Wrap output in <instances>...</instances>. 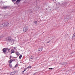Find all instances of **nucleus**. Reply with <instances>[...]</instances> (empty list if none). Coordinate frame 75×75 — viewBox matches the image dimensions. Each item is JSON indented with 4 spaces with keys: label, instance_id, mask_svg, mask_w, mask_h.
Returning <instances> with one entry per match:
<instances>
[{
    "label": "nucleus",
    "instance_id": "2eb2a0df",
    "mask_svg": "<svg viewBox=\"0 0 75 75\" xmlns=\"http://www.w3.org/2000/svg\"><path fill=\"white\" fill-rule=\"evenodd\" d=\"M21 57H22V55H20V56H19V59H21Z\"/></svg>",
    "mask_w": 75,
    "mask_h": 75
},
{
    "label": "nucleus",
    "instance_id": "423d86ee",
    "mask_svg": "<svg viewBox=\"0 0 75 75\" xmlns=\"http://www.w3.org/2000/svg\"><path fill=\"white\" fill-rule=\"evenodd\" d=\"M15 74H16V71H13V72H11L10 73V75H15Z\"/></svg>",
    "mask_w": 75,
    "mask_h": 75
},
{
    "label": "nucleus",
    "instance_id": "bb28decb",
    "mask_svg": "<svg viewBox=\"0 0 75 75\" xmlns=\"http://www.w3.org/2000/svg\"><path fill=\"white\" fill-rule=\"evenodd\" d=\"M30 58H31V59H33V58H32L31 57Z\"/></svg>",
    "mask_w": 75,
    "mask_h": 75
},
{
    "label": "nucleus",
    "instance_id": "dca6fc26",
    "mask_svg": "<svg viewBox=\"0 0 75 75\" xmlns=\"http://www.w3.org/2000/svg\"><path fill=\"white\" fill-rule=\"evenodd\" d=\"M31 68V66H29L27 67V68Z\"/></svg>",
    "mask_w": 75,
    "mask_h": 75
},
{
    "label": "nucleus",
    "instance_id": "6ab92c4d",
    "mask_svg": "<svg viewBox=\"0 0 75 75\" xmlns=\"http://www.w3.org/2000/svg\"><path fill=\"white\" fill-rule=\"evenodd\" d=\"M18 67V65H17V64L16 65L15 67Z\"/></svg>",
    "mask_w": 75,
    "mask_h": 75
},
{
    "label": "nucleus",
    "instance_id": "412c9836",
    "mask_svg": "<svg viewBox=\"0 0 75 75\" xmlns=\"http://www.w3.org/2000/svg\"><path fill=\"white\" fill-rule=\"evenodd\" d=\"M49 69H52V68H50Z\"/></svg>",
    "mask_w": 75,
    "mask_h": 75
},
{
    "label": "nucleus",
    "instance_id": "6e6552de",
    "mask_svg": "<svg viewBox=\"0 0 75 75\" xmlns=\"http://www.w3.org/2000/svg\"><path fill=\"white\" fill-rule=\"evenodd\" d=\"M73 39H75V33H74L72 36Z\"/></svg>",
    "mask_w": 75,
    "mask_h": 75
},
{
    "label": "nucleus",
    "instance_id": "cd10ccee",
    "mask_svg": "<svg viewBox=\"0 0 75 75\" xmlns=\"http://www.w3.org/2000/svg\"><path fill=\"white\" fill-rule=\"evenodd\" d=\"M58 4H59V3L58 2Z\"/></svg>",
    "mask_w": 75,
    "mask_h": 75
},
{
    "label": "nucleus",
    "instance_id": "f257e3e1",
    "mask_svg": "<svg viewBox=\"0 0 75 75\" xmlns=\"http://www.w3.org/2000/svg\"><path fill=\"white\" fill-rule=\"evenodd\" d=\"M28 27H27L26 26L24 27L23 28V31L24 33H26L27 31H28Z\"/></svg>",
    "mask_w": 75,
    "mask_h": 75
},
{
    "label": "nucleus",
    "instance_id": "aec40b11",
    "mask_svg": "<svg viewBox=\"0 0 75 75\" xmlns=\"http://www.w3.org/2000/svg\"><path fill=\"white\" fill-rule=\"evenodd\" d=\"M12 1H16V0H12Z\"/></svg>",
    "mask_w": 75,
    "mask_h": 75
},
{
    "label": "nucleus",
    "instance_id": "9d476101",
    "mask_svg": "<svg viewBox=\"0 0 75 75\" xmlns=\"http://www.w3.org/2000/svg\"><path fill=\"white\" fill-rule=\"evenodd\" d=\"M75 54L74 52H73L71 53V56H74V55H75Z\"/></svg>",
    "mask_w": 75,
    "mask_h": 75
},
{
    "label": "nucleus",
    "instance_id": "ddd939ff",
    "mask_svg": "<svg viewBox=\"0 0 75 75\" xmlns=\"http://www.w3.org/2000/svg\"><path fill=\"white\" fill-rule=\"evenodd\" d=\"M62 5L63 6H65V5H66V2H64L63 3Z\"/></svg>",
    "mask_w": 75,
    "mask_h": 75
},
{
    "label": "nucleus",
    "instance_id": "7ed1b4c3",
    "mask_svg": "<svg viewBox=\"0 0 75 75\" xmlns=\"http://www.w3.org/2000/svg\"><path fill=\"white\" fill-rule=\"evenodd\" d=\"M8 50V49L7 48H4L3 49V51L4 54H5V53H6V51H7Z\"/></svg>",
    "mask_w": 75,
    "mask_h": 75
},
{
    "label": "nucleus",
    "instance_id": "4468645a",
    "mask_svg": "<svg viewBox=\"0 0 75 75\" xmlns=\"http://www.w3.org/2000/svg\"><path fill=\"white\" fill-rule=\"evenodd\" d=\"M9 66L10 68H12V65L11 64H10V63Z\"/></svg>",
    "mask_w": 75,
    "mask_h": 75
},
{
    "label": "nucleus",
    "instance_id": "b1692460",
    "mask_svg": "<svg viewBox=\"0 0 75 75\" xmlns=\"http://www.w3.org/2000/svg\"><path fill=\"white\" fill-rule=\"evenodd\" d=\"M50 42V41L47 42V43H49V42Z\"/></svg>",
    "mask_w": 75,
    "mask_h": 75
},
{
    "label": "nucleus",
    "instance_id": "393cba45",
    "mask_svg": "<svg viewBox=\"0 0 75 75\" xmlns=\"http://www.w3.org/2000/svg\"><path fill=\"white\" fill-rule=\"evenodd\" d=\"M8 52H10V49H8Z\"/></svg>",
    "mask_w": 75,
    "mask_h": 75
},
{
    "label": "nucleus",
    "instance_id": "a878e982",
    "mask_svg": "<svg viewBox=\"0 0 75 75\" xmlns=\"http://www.w3.org/2000/svg\"><path fill=\"white\" fill-rule=\"evenodd\" d=\"M14 49H15V50L16 49V47H14Z\"/></svg>",
    "mask_w": 75,
    "mask_h": 75
},
{
    "label": "nucleus",
    "instance_id": "0eeeda50",
    "mask_svg": "<svg viewBox=\"0 0 75 75\" xmlns=\"http://www.w3.org/2000/svg\"><path fill=\"white\" fill-rule=\"evenodd\" d=\"M21 1V0H17L15 2V3H16V4H18V3H19Z\"/></svg>",
    "mask_w": 75,
    "mask_h": 75
},
{
    "label": "nucleus",
    "instance_id": "5701e85b",
    "mask_svg": "<svg viewBox=\"0 0 75 75\" xmlns=\"http://www.w3.org/2000/svg\"><path fill=\"white\" fill-rule=\"evenodd\" d=\"M11 57H12L11 56H10V57L9 59H11Z\"/></svg>",
    "mask_w": 75,
    "mask_h": 75
},
{
    "label": "nucleus",
    "instance_id": "20e7f679",
    "mask_svg": "<svg viewBox=\"0 0 75 75\" xmlns=\"http://www.w3.org/2000/svg\"><path fill=\"white\" fill-rule=\"evenodd\" d=\"M42 47H40L38 49V51L40 52H41V51H42Z\"/></svg>",
    "mask_w": 75,
    "mask_h": 75
},
{
    "label": "nucleus",
    "instance_id": "1a4fd4ad",
    "mask_svg": "<svg viewBox=\"0 0 75 75\" xmlns=\"http://www.w3.org/2000/svg\"><path fill=\"white\" fill-rule=\"evenodd\" d=\"M16 54L17 55H18V56H19V55H20V53L18 52H16Z\"/></svg>",
    "mask_w": 75,
    "mask_h": 75
},
{
    "label": "nucleus",
    "instance_id": "9b49d317",
    "mask_svg": "<svg viewBox=\"0 0 75 75\" xmlns=\"http://www.w3.org/2000/svg\"><path fill=\"white\" fill-rule=\"evenodd\" d=\"M13 59H11L9 61V64H11V62H13Z\"/></svg>",
    "mask_w": 75,
    "mask_h": 75
},
{
    "label": "nucleus",
    "instance_id": "39448f33",
    "mask_svg": "<svg viewBox=\"0 0 75 75\" xmlns=\"http://www.w3.org/2000/svg\"><path fill=\"white\" fill-rule=\"evenodd\" d=\"M8 40H9V41L10 42H13V43H14V40L13 39H8Z\"/></svg>",
    "mask_w": 75,
    "mask_h": 75
},
{
    "label": "nucleus",
    "instance_id": "f3484780",
    "mask_svg": "<svg viewBox=\"0 0 75 75\" xmlns=\"http://www.w3.org/2000/svg\"><path fill=\"white\" fill-rule=\"evenodd\" d=\"M34 23H35V24H37V21H35L34 22Z\"/></svg>",
    "mask_w": 75,
    "mask_h": 75
},
{
    "label": "nucleus",
    "instance_id": "f03ea898",
    "mask_svg": "<svg viewBox=\"0 0 75 75\" xmlns=\"http://www.w3.org/2000/svg\"><path fill=\"white\" fill-rule=\"evenodd\" d=\"M3 26H8L9 25V23L8 22H6L2 24Z\"/></svg>",
    "mask_w": 75,
    "mask_h": 75
},
{
    "label": "nucleus",
    "instance_id": "4be33fe9",
    "mask_svg": "<svg viewBox=\"0 0 75 75\" xmlns=\"http://www.w3.org/2000/svg\"><path fill=\"white\" fill-rule=\"evenodd\" d=\"M26 71V70L25 69L23 71H22V72H24V71Z\"/></svg>",
    "mask_w": 75,
    "mask_h": 75
},
{
    "label": "nucleus",
    "instance_id": "f8f14e48",
    "mask_svg": "<svg viewBox=\"0 0 75 75\" xmlns=\"http://www.w3.org/2000/svg\"><path fill=\"white\" fill-rule=\"evenodd\" d=\"M14 50H11V54H12V53H14Z\"/></svg>",
    "mask_w": 75,
    "mask_h": 75
},
{
    "label": "nucleus",
    "instance_id": "a211bd4d",
    "mask_svg": "<svg viewBox=\"0 0 75 75\" xmlns=\"http://www.w3.org/2000/svg\"><path fill=\"white\" fill-rule=\"evenodd\" d=\"M8 8V7L7 6H6L4 8Z\"/></svg>",
    "mask_w": 75,
    "mask_h": 75
}]
</instances>
